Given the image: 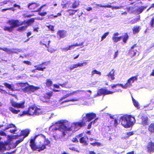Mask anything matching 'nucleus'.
<instances>
[{"instance_id": "1", "label": "nucleus", "mask_w": 154, "mask_h": 154, "mask_svg": "<svg viewBox=\"0 0 154 154\" xmlns=\"http://www.w3.org/2000/svg\"><path fill=\"white\" fill-rule=\"evenodd\" d=\"M34 20H35L34 18H31L28 21H24L20 22L18 20L12 19L9 20L7 22V23L9 24L10 26H4L3 28V29L5 31L11 32L13 30L14 28L24 25V26L19 27L17 29L18 31L22 32L25 30L27 27L30 26L32 23L34 22Z\"/></svg>"}, {"instance_id": "2", "label": "nucleus", "mask_w": 154, "mask_h": 154, "mask_svg": "<svg viewBox=\"0 0 154 154\" xmlns=\"http://www.w3.org/2000/svg\"><path fill=\"white\" fill-rule=\"evenodd\" d=\"M68 124L69 122L67 121L64 120L62 122H58L55 125H52L50 127L49 131H51L53 130H57V133L58 132H60L54 136L53 137L55 140H57L61 138L63 136H65L67 131L72 132V131L69 130L67 129L68 128L71 127V125H68Z\"/></svg>"}, {"instance_id": "3", "label": "nucleus", "mask_w": 154, "mask_h": 154, "mask_svg": "<svg viewBox=\"0 0 154 154\" xmlns=\"http://www.w3.org/2000/svg\"><path fill=\"white\" fill-rule=\"evenodd\" d=\"M96 117L95 113L91 112L83 114L82 120L78 122H74L71 125V127L68 128L69 130L72 131V132L78 130L81 128L85 126L87 122H90Z\"/></svg>"}, {"instance_id": "4", "label": "nucleus", "mask_w": 154, "mask_h": 154, "mask_svg": "<svg viewBox=\"0 0 154 154\" xmlns=\"http://www.w3.org/2000/svg\"><path fill=\"white\" fill-rule=\"evenodd\" d=\"M121 124L125 128H128L133 125L135 122L134 117L131 115H125L120 118Z\"/></svg>"}, {"instance_id": "5", "label": "nucleus", "mask_w": 154, "mask_h": 154, "mask_svg": "<svg viewBox=\"0 0 154 154\" xmlns=\"http://www.w3.org/2000/svg\"><path fill=\"white\" fill-rule=\"evenodd\" d=\"M38 136L37 135L35 136L33 138L31 139L30 142V146L32 149L34 150L38 149L37 150L38 151L40 152L45 149L46 148L45 146L49 145L50 144V142L48 139L45 138L44 144H43L41 146H37L35 145V141Z\"/></svg>"}, {"instance_id": "6", "label": "nucleus", "mask_w": 154, "mask_h": 154, "mask_svg": "<svg viewBox=\"0 0 154 154\" xmlns=\"http://www.w3.org/2000/svg\"><path fill=\"white\" fill-rule=\"evenodd\" d=\"M122 90H121L119 88L118 89L116 90V91H111L105 89H101L99 90L98 92H97V95H101L102 94H111L115 92H122Z\"/></svg>"}, {"instance_id": "7", "label": "nucleus", "mask_w": 154, "mask_h": 154, "mask_svg": "<svg viewBox=\"0 0 154 154\" xmlns=\"http://www.w3.org/2000/svg\"><path fill=\"white\" fill-rule=\"evenodd\" d=\"M4 126H5V128L4 130L8 129L10 128H13L14 129H10L9 132L12 134H15L17 131V128L15 125L12 123H6L4 125H0V128L3 127Z\"/></svg>"}, {"instance_id": "8", "label": "nucleus", "mask_w": 154, "mask_h": 154, "mask_svg": "<svg viewBox=\"0 0 154 154\" xmlns=\"http://www.w3.org/2000/svg\"><path fill=\"white\" fill-rule=\"evenodd\" d=\"M137 76H133L129 79L127 83L125 85H123V89H126L130 88L132 86V84L134 81L137 80Z\"/></svg>"}, {"instance_id": "9", "label": "nucleus", "mask_w": 154, "mask_h": 154, "mask_svg": "<svg viewBox=\"0 0 154 154\" xmlns=\"http://www.w3.org/2000/svg\"><path fill=\"white\" fill-rule=\"evenodd\" d=\"M39 89V88L30 85L22 89L23 91L25 93L30 94Z\"/></svg>"}, {"instance_id": "10", "label": "nucleus", "mask_w": 154, "mask_h": 154, "mask_svg": "<svg viewBox=\"0 0 154 154\" xmlns=\"http://www.w3.org/2000/svg\"><path fill=\"white\" fill-rule=\"evenodd\" d=\"M36 110L35 107H30L29 108L27 111H23L21 114H19L20 116H22L25 115H27L29 116L34 115L35 111Z\"/></svg>"}, {"instance_id": "11", "label": "nucleus", "mask_w": 154, "mask_h": 154, "mask_svg": "<svg viewBox=\"0 0 154 154\" xmlns=\"http://www.w3.org/2000/svg\"><path fill=\"white\" fill-rule=\"evenodd\" d=\"M11 103L12 106L16 108H24V102H23L20 103H17L13 101H11Z\"/></svg>"}, {"instance_id": "12", "label": "nucleus", "mask_w": 154, "mask_h": 154, "mask_svg": "<svg viewBox=\"0 0 154 154\" xmlns=\"http://www.w3.org/2000/svg\"><path fill=\"white\" fill-rule=\"evenodd\" d=\"M4 51L6 52L8 54H17L18 52H20L21 50L17 48H5Z\"/></svg>"}, {"instance_id": "13", "label": "nucleus", "mask_w": 154, "mask_h": 154, "mask_svg": "<svg viewBox=\"0 0 154 154\" xmlns=\"http://www.w3.org/2000/svg\"><path fill=\"white\" fill-rule=\"evenodd\" d=\"M79 5V2L75 1L72 4L70 2L66 3L64 5L63 8H75L78 7Z\"/></svg>"}, {"instance_id": "14", "label": "nucleus", "mask_w": 154, "mask_h": 154, "mask_svg": "<svg viewBox=\"0 0 154 154\" xmlns=\"http://www.w3.org/2000/svg\"><path fill=\"white\" fill-rule=\"evenodd\" d=\"M137 46L136 44H134L133 45L129 52V54L131 57H133L135 55L137 51Z\"/></svg>"}, {"instance_id": "15", "label": "nucleus", "mask_w": 154, "mask_h": 154, "mask_svg": "<svg viewBox=\"0 0 154 154\" xmlns=\"http://www.w3.org/2000/svg\"><path fill=\"white\" fill-rule=\"evenodd\" d=\"M82 91V90H77L76 91H74L70 93L69 94H66L63 97H62L59 100L60 101H61L63 100H65L66 99L67 97L71 96L72 95H73L76 94H77L79 92H81Z\"/></svg>"}, {"instance_id": "16", "label": "nucleus", "mask_w": 154, "mask_h": 154, "mask_svg": "<svg viewBox=\"0 0 154 154\" xmlns=\"http://www.w3.org/2000/svg\"><path fill=\"white\" fill-rule=\"evenodd\" d=\"M119 35V33L117 32L114 33L113 34L112 38V39L113 42L114 43H117L118 42L120 41L122 38V36L118 37L117 36Z\"/></svg>"}, {"instance_id": "17", "label": "nucleus", "mask_w": 154, "mask_h": 154, "mask_svg": "<svg viewBox=\"0 0 154 154\" xmlns=\"http://www.w3.org/2000/svg\"><path fill=\"white\" fill-rule=\"evenodd\" d=\"M140 116H139V120L140 121V122L143 125H146L148 124V118L146 116H143L141 118Z\"/></svg>"}, {"instance_id": "18", "label": "nucleus", "mask_w": 154, "mask_h": 154, "mask_svg": "<svg viewBox=\"0 0 154 154\" xmlns=\"http://www.w3.org/2000/svg\"><path fill=\"white\" fill-rule=\"evenodd\" d=\"M83 136V134H81L77 136V137L78 138L81 137L80 139V142L81 143H84L85 145H87L86 141L88 139V138L86 137H82Z\"/></svg>"}, {"instance_id": "19", "label": "nucleus", "mask_w": 154, "mask_h": 154, "mask_svg": "<svg viewBox=\"0 0 154 154\" xmlns=\"http://www.w3.org/2000/svg\"><path fill=\"white\" fill-rule=\"evenodd\" d=\"M87 63L86 62L83 63H78L77 64L72 65V66L69 67L70 69L71 70H72L75 68H77L79 67L83 66L84 65H86Z\"/></svg>"}, {"instance_id": "20", "label": "nucleus", "mask_w": 154, "mask_h": 154, "mask_svg": "<svg viewBox=\"0 0 154 154\" xmlns=\"http://www.w3.org/2000/svg\"><path fill=\"white\" fill-rule=\"evenodd\" d=\"M115 70L112 69V70L109 72V74L107 75L108 79L110 81H112L115 79L114 73Z\"/></svg>"}, {"instance_id": "21", "label": "nucleus", "mask_w": 154, "mask_h": 154, "mask_svg": "<svg viewBox=\"0 0 154 154\" xmlns=\"http://www.w3.org/2000/svg\"><path fill=\"white\" fill-rule=\"evenodd\" d=\"M49 61L47 63L46 62H44L42 63L40 65H36L35 66V67L36 68V69L37 70H38L39 71H43L44 70V69H45L46 68L45 67H41L39 66L40 65H45L46 66H47L48 64H49Z\"/></svg>"}, {"instance_id": "22", "label": "nucleus", "mask_w": 154, "mask_h": 154, "mask_svg": "<svg viewBox=\"0 0 154 154\" xmlns=\"http://www.w3.org/2000/svg\"><path fill=\"white\" fill-rule=\"evenodd\" d=\"M66 31L64 30H60L57 32V35L60 37V39L64 38L66 35Z\"/></svg>"}, {"instance_id": "23", "label": "nucleus", "mask_w": 154, "mask_h": 154, "mask_svg": "<svg viewBox=\"0 0 154 154\" xmlns=\"http://www.w3.org/2000/svg\"><path fill=\"white\" fill-rule=\"evenodd\" d=\"M39 6V4L36 3H29L28 5V8L30 9L34 10Z\"/></svg>"}, {"instance_id": "24", "label": "nucleus", "mask_w": 154, "mask_h": 154, "mask_svg": "<svg viewBox=\"0 0 154 154\" xmlns=\"http://www.w3.org/2000/svg\"><path fill=\"white\" fill-rule=\"evenodd\" d=\"M147 149L149 152H153L154 150V143L152 142L149 143L147 147Z\"/></svg>"}, {"instance_id": "25", "label": "nucleus", "mask_w": 154, "mask_h": 154, "mask_svg": "<svg viewBox=\"0 0 154 154\" xmlns=\"http://www.w3.org/2000/svg\"><path fill=\"white\" fill-rule=\"evenodd\" d=\"M140 29V26H135L132 29L133 33L134 34H135L139 32Z\"/></svg>"}, {"instance_id": "26", "label": "nucleus", "mask_w": 154, "mask_h": 154, "mask_svg": "<svg viewBox=\"0 0 154 154\" xmlns=\"http://www.w3.org/2000/svg\"><path fill=\"white\" fill-rule=\"evenodd\" d=\"M29 133V131L28 129H26L22 131L21 132L20 135L23 136V137L24 138L27 136Z\"/></svg>"}, {"instance_id": "27", "label": "nucleus", "mask_w": 154, "mask_h": 154, "mask_svg": "<svg viewBox=\"0 0 154 154\" xmlns=\"http://www.w3.org/2000/svg\"><path fill=\"white\" fill-rule=\"evenodd\" d=\"M153 108V106L150 104H149L145 106L143 109L145 111H147L152 110Z\"/></svg>"}, {"instance_id": "28", "label": "nucleus", "mask_w": 154, "mask_h": 154, "mask_svg": "<svg viewBox=\"0 0 154 154\" xmlns=\"http://www.w3.org/2000/svg\"><path fill=\"white\" fill-rule=\"evenodd\" d=\"M9 109L14 114H18L20 111V110H16L12 107H9Z\"/></svg>"}, {"instance_id": "29", "label": "nucleus", "mask_w": 154, "mask_h": 154, "mask_svg": "<svg viewBox=\"0 0 154 154\" xmlns=\"http://www.w3.org/2000/svg\"><path fill=\"white\" fill-rule=\"evenodd\" d=\"M149 131L152 133H154V122L152 123L148 127Z\"/></svg>"}, {"instance_id": "30", "label": "nucleus", "mask_w": 154, "mask_h": 154, "mask_svg": "<svg viewBox=\"0 0 154 154\" xmlns=\"http://www.w3.org/2000/svg\"><path fill=\"white\" fill-rule=\"evenodd\" d=\"M52 96V92H49L45 94L43 96L44 98L46 100H49Z\"/></svg>"}, {"instance_id": "31", "label": "nucleus", "mask_w": 154, "mask_h": 154, "mask_svg": "<svg viewBox=\"0 0 154 154\" xmlns=\"http://www.w3.org/2000/svg\"><path fill=\"white\" fill-rule=\"evenodd\" d=\"M132 99L134 106L137 109H139L140 108V105L138 102L135 100L133 97H132Z\"/></svg>"}, {"instance_id": "32", "label": "nucleus", "mask_w": 154, "mask_h": 154, "mask_svg": "<svg viewBox=\"0 0 154 154\" xmlns=\"http://www.w3.org/2000/svg\"><path fill=\"white\" fill-rule=\"evenodd\" d=\"M36 110L35 111L34 115H38L42 113L41 110L40 109L37 108L35 107Z\"/></svg>"}, {"instance_id": "33", "label": "nucleus", "mask_w": 154, "mask_h": 154, "mask_svg": "<svg viewBox=\"0 0 154 154\" xmlns=\"http://www.w3.org/2000/svg\"><path fill=\"white\" fill-rule=\"evenodd\" d=\"M68 82L67 81L62 84H59V85L62 87L65 88H70V87L69 86V85H68Z\"/></svg>"}, {"instance_id": "34", "label": "nucleus", "mask_w": 154, "mask_h": 154, "mask_svg": "<svg viewBox=\"0 0 154 154\" xmlns=\"http://www.w3.org/2000/svg\"><path fill=\"white\" fill-rule=\"evenodd\" d=\"M111 88H119L120 87H121L122 88H123V85L122 84H118L116 85H111Z\"/></svg>"}, {"instance_id": "35", "label": "nucleus", "mask_w": 154, "mask_h": 154, "mask_svg": "<svg viewBox=\"0 0 154 154\" xmlns=\"http://www.w3.org/2000/svg\"><path fill=\"white\" fill-rule=\"evenodd\" d=\"M24 138V137H22L21 138L20 140H18L16 141V142L13 144L14 146L13 147L15 148L16 147V146L20 142H21L22 141Z\"/></svg>"}, {"instance_id": "36", "label": "nucleus", "mask_w": 154, "mask_h": 154, "mask_svg": "<svg viewBox=\"0 0 154 154\" xmlns=\"http://www.w3.org/2000/svg\"><path fill=\"white\" fill-rule=\"evenodd\" d=\"M78 100V99H67L66 100H63L61 104H62L63 103H66L69 101L74 102L75 101H77Z\"/></svg>"}, {"instance_id": "37", "label": "nucleus", "mask_w": 154, "mask_h": 154, "mask_svg": "<svg viewBox=\"0 0 154 154\" xmlns=\"http://www.w3.org/2000/svg\"><path fill=\"white\" fill-rule=\"evenodd\" d=\"M5 145L0 143V153H2L3 151L5 150Z\"/></svg>"}, {"instance_id": "38", "label": "nucleus", "mask_w": 154, "mask_h": 154, "mask_svg": "<svg viewBox=\"0 0 154 154\" xmlns=\"http://www.w3.org/2000/svg\"><path fill=\"white\" fill-rule=\"evenodd\" d=\"M98 119V118H96L95 119L94 121H92L91 122H90L89 125H88V129H90L91 127V125L92 124H94L97 120Z\"/></svg>"}, {"instance_id": "39", "label": "nucleus", "mask_w": 154, "mask_h": 154, "mask_svg": "<svg viewBox=\"0 0 154 154\" xmlns=\"http://www.w3.org/2000/svg\"><path fill=\"white\" fill-rule=\"evenodd\" d=\"M122 37L123 38V42L124 43H126L128 38V35L127 34H125V35Z\"/></svg>"}, {"instance_id": "40", "label": "nucleus", "mask_w": 154, "mask_h": 154, "mask_svg": "<svg viewBox=\"0 0 154 154\" xmlns=\"http://www.w3.org/2000/svg\"><path fill=\"white\" fill-rule=\"evenodd\" d=\"M3 84L6 88L11 90L13 91V88L11 85H10L6 82L4 83Z\"/></svg>"}, {"instance_id": "41", "label": "nucleus", "mask_w": 154, "mask_h": 154, "mask_svg": "<svg viewBox=\"0 0 154 154\" xmlns=\"http://www.w3.org/2000/svg\"><path fill=\"white\" fill-rule=\"evenodd\" d=\"M52 84V82L50 79H47L46 80V86L49 87Z\"/></svg>"}, {"instance_id": "42", "label": "nucleus", "mask_w": 154, "mask_h": 154, "mask_svg": "<svg viewBox=\"0 0 154 154\" xmlns=\"http://www.w3.org/2000/svg\"><path fill=\"white\" fill-rule=\"evenodd\" d=\"M77 10H69L67 11L69 12V15H72L77 11Z\"/></svg>"}, {"instance_id": "43", "label": "nucleus", "mask_w": 154, "mask_h": 154, "mask_svg": "<svg viewBox=\"0 0 154 154\" xmlns=\"http://www.w3.org/2000/svg\"><path fill=\"white\" fill-rule=\"evenodd\" d=\"M95 74L99 75H101V73L100 72L97 71L95 69L93 70L91 72L92 75H93Z\"/></svg>"}, {"instance_id": "44", "label": "nucleus", "mask_w": 154, "mask_h": 154, "mask_svg": "<svg viewBox=\"0 0 154 154\" xmlns=\"http://www.w3.org/2000/svg\"><path fill=\"white\" fill-rule=\"evenodd\" d=\"M146 8V7H144L142 6L138 10V11L139 12V13L140 14L141 13L143 10L145 9Z\"/></svg>"}, {"instance_id": "45", "label": "nucleus", "mask_w": 154, "mask_h": 154, "mask_svg": "<svg viewBox=\"0 0 154 154\" xmlns=\"http://www.w3.org/2000/svg\"><path fill=\"white\" fill-rule=\"evenodd\" d=\"M90 144L93 146H100L101 145H102V144L101 143L98 142H95L94 143H91Z\"/></svg>"}, {"instance_id": "46", "label": "nucleus", "mask_w": 154, "mask_h": 154, "mask_svg": "<svg viewBox=\"0 0 154 154\" xmlns=\"http://www.w3.org/2000/svg\"><path fill=\"white\" fill-rule=\"evenodd\" d=\"M109 32L105 33L101 37V41H102L106 37L109 35Z\"/></svg>"}, {"instance_id": "47", "label": "nucleus", "mask_w": 154, "mask_h": 154, "mask_svg": "<svg viewBox=\"0 0 154 154\" xmlns=\"http://www.w3.org/2000/svg\"><path fill=\"white\" fill-rule=\"evenodd\" d=\"M123 7V6H113L112 7V9L113 10L114 9H121Z\"/></svg>"}, {"instance_id": "48", "label": "nucleus", "mask_w": 154, "mask_h": 154, "mask_svg": "<svg viewBox=\"0 0 154 154\" xmlns=\"http://www.w3.org/2000/svg\"><path fill=\"white\" fill-rule=\"evenodd\" d=\"M46 26L51 31H54L53 26L50 25L49 26Z\"/></svg>"}, {"instance_id": "49", "label": "nucleus", "mask_w": 154, "mask_h": 154, "mask_svg": "<svg viewBox=\"0 0 154 154\" xmlns=\"http://www.w3.org/2000/svg\"><path fill=\"white\" fill-rule=\"evenodd\" d=\"M154 17L152 18L151 21L150 22V25L152 27H154Z\"/></svg>"}, {"instance_id": "50", "label": "nucleus", "mask_w": 154, "mask_h": 154, "mask_svg": "<svg viewBox=\"0 0 154 154\" xmlns=\"http://www.w3.org/2000/svg\"><path fill=\"white\" fill-rule=\"evenodd\" d=\"M61 50L62 51H66L68 50H69V47H66L64 48H62L61 49Z\"/></svg>"}, {"instance_id": "51", "label": "nucleus", "mask_w": 154, "mask_h": 154, "mask_svg": "<svg viewBox=\"0 0 154 154\" xmlns=\"http://www.w3.org/2000/svg\"><path fill=\"white\" fill-rule=\"evenodd\" d=\"M93 5H95L97 6L98 7H103V6H104L102 5H100V4H97L95 2H94L93 3Z\"/></svg>"}, {"instance_id": "52", "label": "nucleus", "mask_w": 154, "mask_h": 154, "mask_svg": "<svg viewBox=\"0 0 154 154\" xmlns=\"http://www.w3.org/2000/svg\"><path fill=\"white\" fill-rule=\"evenodd\" d=\"M0 135L2 136H6L5 133L2 131H0Z\"/></svg>"}, {"instance_id": "53", "label": "nucleus", "mask_w": 154, "mask_h": 154, "mask_svg": "<svg viewBox=\"0 0 154 154\" xmlns=\"http://www.w3.org/2000/svg\"><path fill=\"white\" fill-rule=\"evenodd\" d=\"M7 1H4L3 2H1L0 3V4H1L0 5L2 6L6 4H7Z\"/></svg>"}, {"instance_id": "54", "label": "nucleus", "mask_w": 154, "mask_h": 154, "mask_svg": "<svg viewBox=\"0 0 154 154\" xmlns=\"http://www.w3.org/2000/svg\"><path fill=\"white\" fill-rule=\"evenodd\" d=\"M45 6V5H44L41 6L38 9V10H37L35 11L37 12L40 11L43 7Z\"/></svg>"}, {"instance_id": "55", "label": "nucleus", "mask_w": 154, "mask_h": 154, "mask_svg": "<svg viewBox=\"0 0 154 154\" xmlns=\"http://www.w3.org/2000/svg\"><path fill=\"white\" fill-rule=\"evenodd\" d=\"M47 13L46 12H42L39 13V14L42 16H44Z\"/></svg>"}, {"instance_id": "56", "label": "nucleus", "mask_w": 154, "mask_h": 154, "mask_svg": "<svg viewBox=\"0 0 154 154\" xmlns=\"http://www.w3.org/2000/svg\"><path fill=\"white\" fill-rule=\"evenodd\" d=\"M118 51H117L115 52V54H114V58H116L118 56Z\"/></svg>"}, {"instance_id": "57", "label": "nucleus", "mask_w": 154, "mask_h": 154, "mask_svg": "<svg viewBox=\"0 0 154 154\" xmlns=\"http://www.w3.org/2000/svg\"><path fill=\"white\" fill-rule=\"evenodd\" d=\"M72 141L74 142H78V140L77 139V138L75 137L72 138Z\"/></svg>"}, {"instance_id": "58", "label": "nucleus", "mask_w": 154, "mask_h": 154, "mask_svg": "<svg viewBox=\"0 0 154 154\" xmlns=\"http://www.w3.org/2000/svg\"><path fill=\"white\" fill-rule=\"evenodd\" d=\"M69 50H71L72 49H73L75 47H74V46L73 45H72L69 46Z\"/></svg>"}, {"instance_id": "59", "label": "nucleus", "mask_w": 154, "mask_h": 154, "mask_svg": "<svg viewBox=\"0 0 154 154\" xmlns=\"http://www.w3.org/2000/svg\"><path fill=\"white\" fill-rule=\"evenodd\" d=\"M114 125L115 126H116L118 124V122L117 120L116 119H115L114 120Z\"/></svg>"}, {"instance_id": "60", "label": "nucleus", "mask_w": 154, "mask_h": 154, "mask_svg": "<svg viewBox=\"0 0 154 154\" xmlns=\"http://www.w3.org/2000/svg\"><path fill=\"white\" fill-rule=\"evenodd\" d=\"M12 9V8H6V9H2V10H1V11H2V12H4V11H6L7 10H10V9Z\"/></svg>"}, {"instance_id": "61", "label": "nucleus", "mask_w": 154, "mask_h": 154, "mask_svg": "<svg viewBox=\"0 0 154 154\" xmlns=\"http://www.w3.org/2000/svg\"><path fill=\"white\" fill-rule=\"evenodd\" d=\"M23 62L24 63L26 64L27 65H29L30 64V62L29 61H23Z\"/></svg>"}, {"instance_id": "62", "label": "nucleus", "mask_w": 154, "mask_h": 154, "mask_svg": "<svg viewBox=\"0 0 154 154\" xmlns=\"http://www.w3.org/2000/svg\"><path fill=\"white\" fill-rule=\"evenodd\" d=\"M48 51L49 52H50L51 53L54 52L56 51V50L54 49H52L51 50H48Z\"/></svg>"}, {"instance_id": "63", "label": "nucleus", "mask_w": 154, "mask_h": 154, "mask_svg": "<svg viewBox=\"0 0 154 154\" xmlns=\"http://www.w3.org/2000/svg\"><path fill=\"white\" fill-rule=\"evenodd\" d=\"M54 17H54V16L53 14H51L50 15H49L48 17V18L49 19H53Z\"/></svg>"}, {"instance_id": "64", "label": "nucleus", "mask_w": 154, "mask_h": 154, "mask_svg": "<svg viewBox=\"0 0 154 154\" xmlns=\"http://www.w3.org/2000/svg\"><path fill=\"white\" fill-rule=\"evenodd\" d=\"M14 7H17L19 9H20V7L19 5H17L16 4H14Z\"/></svg>"}]
</instances>
